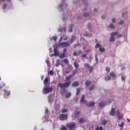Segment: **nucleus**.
I'll list each match as a JSON object with an SVG mask.
<instances>
[{"instance_id":"f257e3e1","label":"nucleus","mask_w":130,"mask_h":130,"mask_svg":"<svg viewBox=\"0 0 130 130\" xmlns=\"http://www.w3.org/2000/svg\"><path fill=\"white\" fill-rule=\"evenodd\" d=\"M71 84H72V82L68 81V82L64 83H59L57 85L58 87L60 88V89H63L64 88H68L70 86Z\"/></svg>"},{"instance_id":"f03ea898","label":"nucleus","mask_w":130,"mask_h":130,"mask_svg":"<svg viewBox=\"0 0 130 130\" xmlns=\"http://www.w3.org/2000/svg\"><path fill=\"white\" fill-rule=\"evenodd\" d=\"M53 89L52 87H48L46 85L43 89V94H48V93H51Z\"/></svg>"},{"instance_id":"7ed1b4c3","label":"nucleus","mask_w":130,"mask_h":130,"mask_svg":"<svg viewBox=\"0 0 130 130\" xmlns=\"http://www.w3.org/2000/svg\"><path fill=\"white\" fill-rule=\"evenodd\" d=\"M59 47H70L71 46V43L69 42H61L58 44Z\"/></svg>"},{"instance_id":"20e7f679","label":"nucleus","mask_w":130,"mask_h":130,"mask_svg":"<svg viewBox=\"0 0 130 130\" xmlns=\"http://www.w3.org/2000/svg\"><path fill=\"white\" fill-rule=\"evenodd\" d=\"M95 48H99V51L101 52H104V51H105V49L104 48V47H103L102 45L100 44V43H99L96 44L95 46Z\"/></svg>"},{"instance_id":"39448f33","label":"nucleus","mask_w":130,"mask_h":130,"mask_svg":"<svg viewBox=\"0 0 130 130\" xmlns=\"http://www.w3.org/2000/svg\"><path fill=\"white\" fill-rule=\"evenodd\" d=\"M116 35H118V32L117 31L111 33V38L110 39V42H114V41H115V38L114 37V36H116Z\"/></svg>"},{"instance_id":"423d86ee","label":"nucleus","mask_w":130,"mask_h":130,"mask_svg":"<svg viewBox=\"0 0 130 130\" xmlns=\"http://www.w3.org/2000/svg\"><path fill=\"white\" fill-rule=\"evenodd\" d=\"M76 125L77 124L75 123H71L67 125V126L68 127L69 130H74L76 128Z\"/></svg>"},{"instance_id":"0eeeda50","label":"nucleus","mask_w":130,"mask_h":130,"mask_svg":"<svg viewBox=\"0 0 130 130\" xmlns=\"http://www.w3.org/2000/svg\"><path fill=\"white\" fill-rule=\"evenodd\" d=\"M53 47H54V54L50 55V56L51 57H53V56H56V55H58V52L57 51V46L56 45L55 46H53Z\"/></svg>"},{"instance_id":"6e6552de","label":"nucleus","mask_w":130,"mask_h":130,"mask_svg":"<svg viewBox=\"0 0 130 130\" xmlns=\"http://www.w3.org/2000/svg\"><path fill=\"white\" fill-rule=\"evenodd\" d=\"M59 118L60 120H67L68 119V114H61Z\"/></svg>"},{"instance_id":"1a4fd4ad","label":"nucleus","mask_w":130,"mask_h":130,"mask_svg":"<svg viewBox=\"0 0 130 130\" xmlns=\"http://www.w3.org/2000/svg\"><path fill=\"white\" fill-rule=\"evenodd\" d=\"M116 113L119 119H122V118H123V114H122V113H120L119 110L116 111Z\"/></svg>"},{"instance_id":"9d476101","label":"nucleus","mask_w":130,"mask_h":130,"mask_svg":"<svg viewBox=\"0 0 130 130\" xmlns=\"http://www.w3.org/2000/svg\"><path fill=\"white\" fill-rule=\"evenodd\" d=\"M75 27V25L74 24H70L68 26V30H69V32H70V33H72V32H73V29Z\"/></svg>"},{"instance_id":"9b49d317","label":"nucleus","mask_w":130,"mask_h":130,"mask_svg":"<svg viewBox=\"0 0 130 130\" xmlns=\"http://www.w3.org/2000/svg\"><path fill=\"white\" fill-rule=\"evenodd\" d=\"M69 39V37L68 36H63L60 37L59 41L60 42L61 41H62V40H63L64 41H66V40H68Z\"/></svg>"},{"instance_id":"f8f14e48","label":"nucleus","mask_w":130,"mask_h":130,"mask_svg":"<svg viewBox=\"0 0 130 130\" xmlns=\"http://www.w3.org/2000/svg\"><path fill=\"white\" fill-rule=\"evenodd\" d=\"M110 115L111 116H115V108H113L111 110Z\"/></svg>"},{"instance_id":"ddd939ff","label":"nucleus","mask_w":130,"mask_h":130,"mask_svg":"<svg viewBox=\"0 0 130 130\" xmlns=\"http://www.w3.org/2000/svg\"><path fill=\"white\" fill-rule=\"evenodd\" d=\"M48 100L49 103L51 105V104H52V102H53V96L50 95L48 97Z\"/></svg>"},{"instance_id":"4468645a","label":"nucleus","mask_w":130,"mask_h":130,"mask_svg":"<svg viewBox=\"0 0 130 130\" xmlns=\"http://www.w3.org/2000/svg\"><path fill=\"white\" fill-rule=\"evenodd\" d=\"M77 40V37L75 35L72 36L71 39H70V44L73 43L74 41Z\"/></svg>"},{"instance_id":"2eb2a0df","label":"nucleus","mask_w":130,"mask_h":130,"mask_svg":"<svg viewBox=\"0 0 130 130\" xmlns=\"http://www.w3.org/2000/svg\"><path fill=\"white\" fill-rule=\"evenodd\" d=\"M58 32H62V31H64V33H67V27H64L63 28V29L61 27H59L58 28Z\"/></svg>"},{"instance_id":"dca6fc26","label":"nucleus","mask_w":130,"mask_h":130,"mask_svg":"<svg viewBox=\"0 0 130 130\" xmlns=\"http://www.w3.org/2000/svg\"><path fill=\"white\" fill-rule=\"evenodd\" d=\"M72 87H78V86H80V84L79 82L75 81L72 84Z\"/></svg>"},{"instance_id":"f3484780","label":"nucleus","mask_w":130,"mask_h":130,"mask_svg":"<svg viewBox=\"0 0 130 130\" xmlns=\"http://www.w3.org/2000/svg\"><path fill=\"white\" fill-rule=\"evenodd\" d=\"M87 106H88V107H93V106H94L95 105V102H91L90 103H89V104H85Z\"/></svg>"},{"instance_id":"a211bd4d","label":"nucleus","mask_w":130,"mask_h":130,"mask_svg":"<svg viewBox=\"0 0 130 130\" xmlns=\"http://www.w3.org/2000/svg\"><path fill=\"white\" fill-rule=\"evenodd\" d=\"M81 51L80 50H77L76 52L74 51L73 53L74 56H78V55H80Z\"/></svg>"},{"instance_id":"6ab92c4d","label":"nucleus","mask_w":130,"mask_h":130,"mask_svg":"<svg viewBox=\"0 0 130 130\" xmlns=\"http://www.w3.org/2000/svg\"><path fill=\"white\" fill-rule=\"evenodd\" d=\"M80 102H83V103H84L85 104H86V101H85V95H82L81 96V99L80 100Z\"/></svg>"},{"instance_id":"aec40b11","label":"nucleus","mask_w":130,"mask_h":130,"mask_svg":"<svg viewBox=\"0 0 130 130\" xmlns=\"http://www.w3.org/2000/svg\"><path fill=\"white\" fill-rule=\"evenodd\" d=\"M75 118H77L80 116V111H76L74 113Z\"/></svg>"},{"instance_id":"412c9836","label":"nucleus","mask_w":130,"mask_h":130,"mask_svg":"<svg viewBox=\"0 0 130 130\" xmlns=\"http://www.w3.org/2000/svg\"><path fill=\"white\" fill-rule=\"evenodd\" d=\"M79 122L80 123H85V122H86V120H85L84 118H81L79 119Z\"/></svg>"},{"instance_id":"4be33fe9","label":"nucleus","mask_w":130,"mask_h":130,"mask_svg":"<svg viewBox=\"0 0 130 130\" xmlns=\"http://www.w3.org/2000/svg\"><path fill=\"white\" fill-rule=\"evenodd\" d=\"M47 83H48V78H46L44 80V85L46 86V85H47Z\"/></svg>"},{"instance_id":"5701e85b","label":"nucleus","mask_w":130,"mask_h":130,"mask_svg":"<svg viewBox=\"0 0 130 130\" xmlns=\"http://www.w3.org/2000/svg\"><path fill=\"white\" fill-rule=\"evenodd\" d=\"M83 36H86V37H92V34H89L88 32H84Z\"/></svg>"},{"instance_id":"b1692460","label":"nucleus","mask_w":130,"mask_h":130,"mask_svg":"<svg viewBox=\"0 0 130 130\" xmlns=\"http://www.w3.org/2000/svg\"><path fill=\"white\" fill-rule=\"evenodd\" d=\"M60 64V60H59V59H57L56 61V67L57 68H58V66H59Z\"/></svg>"},{"instance_id":"393cba45","label":"nucleus","mask_w":130,"mask_h":130,"mask_svg":"<svg viewBox=\"0 0 130 130\" xmlns=\"http://www.w3.org/2000/svg\"><path fill=\"white\" fill-rule=\"evenodd\" d=\"M87 28L90 30V32H92V25L90 23H88L87 25Z\"/></svg>"},{"instance_id":"a878e982","label":"nucleus","mask_w":130,"mask_h":130,"mask_svg":"<svg viewBox=\"0 0 130 130\" xmlns=\"http://www.w3.org/2000/svg\"><path fill=\"white\" fill-rule=\"evenodd\" d=\"M110 77H111L112 78H113V79H114L115 78H116V75H115L114 73H111L110 74Z\"/></svg>"},{"instance_id":"bb28decb","label":"nucleus","mask_w":130,"mask_h":130,"mask_svg":"<svg viewBox=\"0 0 130 130\" xmlns=\"http://www.w3.org/2000/svg\"><path fill=\"white\" fill-rule=\"evenodd\" d=\"M118 126L119 127H121V128H123V126H124V122H122L121 124H118Z\"/></svg>"},{"instance_id":"cd10ccee","label":"nucleus","mask_w":130,"mask_h":130,"mask_svg":"<svg viewBox=\"0 0 130 130\" xmlns=\"http://www.w3.org/2000/svg\"><path fill=\"white\" fill-rule=\"evenodd\" d=\"M99 106H100V107H104V106H105V103L104 102L100 103Z\"/></svg>"},{"instance_id":"c85d7f7f","label":"nucleus","mask_w":130,"mask_h":130,"mask_svg":"<svg viewBox=\"0 0 130 130\" xmlns=\"http://www.w3.org/2000/svg\"><path fill=\"white\" fill-rule=\"evenodd\" d=\"M111 79V77L110 75H108L107 77H105V81H109Z\"/></svg>"},{"instance_id":"c756f323","label":"nucleus","mask_w":130,"mask_h":130,"mask_svg":"<svg viewBox=\"0 0 130 130\" xmlns=\"http://www.w3.org/2000/svg\"><path fill=\"white\" fill-rule=\"evenodd\" d=\"M84 67L85 69H89L90 68V65L87 63L84 64Z\"/></svg>"},{"instance_id":"7c9ffc66","label":"nucleus","mask_w":130,"mask_h":130,"mask_svg":"<svg viewBox=\"0 0 130 130\" xmlns=\"http://www.w3.org/2000/svg\"><path fill=\"white\" fill-rule=\"evenodd\" d=\"M108 28H111V29H114L115 27L114 26V25H113V24L111 23L110 25L108 26Z\"/></svg>"},{"instance_id":"2f4dec72","label":"nucleus","mask_w":130,"mask_h":130,"mask_svg":"<svg viewBox=\"0 0 130 130\" xmlns=\"http://www.w3.org/2000/svg\"><path fill=\"white\" fill-rule=\"evenodd\" d=\"M85 84L86 86H87V87H89V86L91 85V82H90L89 81H88L85 82Z\"/></svg>"},{"instance_id":"473e14b6","label":"nucleus","mask_w":130,"mask_h":130,"mask_svg":"<svg viewBox=\"0 0 130 130\" xmlns=\"http://www.w3.org/2000/svg\"><path fill=\"white\" fill-rule=\"evenodd\" d=\"M60 57L61 58H64V57H66V54L62 53L60 55Z\"/></svg>"},{"instance_id":"72a5a7b5","label":"nucleus","mask_w":130,"mask_h":130,"mask_svg":"<svg viewBox=\"0 0 130 130\" xmlns=\"http://www.w3.org/2000/svg\"><path fill=\"white\" fill-rule=\"evenodd\" d=\"M107 123V121L105 120H103V121L101 122V124L102 125H105Z\"/></svg>"},{"instance_id":"f704fd0d","label":"nucleus","mask_w":130,"mask_h":130,"mask_svg":"<svg viewBox=\"0 0 130 130\" xmlns=\"http://www.w3.org/2000/svg\"><path fill=\"white\" fill-rule=\"evenodd\" d=\"M72 95V93L71 92L67 93V94L66 95V98H70Z\"/></svg>"},{"instance_id":"c9c22d12","label":"nucleus","mask_w":130,"mask_h":130,"mask_svg":"<svg viewBox=\"0 0 130 130\" xmlns=\"http://www.w3.org/2000/svg\"><path fill=\"white\" fill-rule=\"evenodd\" d=\"M74 64V67L76 69H79V64H78V63L75 62Z\"/></svg>"},{"instance_id":"e433bc0d","label":"nucleus","mask_w":130,"mask_h":130,"mask_svg":"<svg viewBox=\"0 0 130 130\" xmlns=\"http://www.w3.org/2000/svg\"><path fill=\"white\" fill-rule=\"evenodd\" d=\"M55 109H56V110H58V109H59V105L56 104L55 106Z\"/></svg>"},{"instance_id":"4c0bfd02","label":"nucleus","mask_w":130,"mask_h":130,"mask_svg":"<svg viewBox=\"0 0 130 130\" xmlns=\"http://www.w3.org/2000/svg\"><path fill=\"white\" fill-rule=\"evenodd\" d=\"M62 60L64 63H66V64H68V63H69V60H68V59H64Z\"/></svg>"},{"instance_id":"58836bf2","label":"nucleus","mask_w":130,"mask_h":130,"mask_svg":"<svg viewBox=\"0 0 130 130\" xmlns=\"http://www.w3.org/2000/svg\"><path fill=\"white\" fill-rule=\"evenodd\" d=\"M5 2H8V3H11V0H0V3H5Z\"/></svg>"},{"instance_id":"ea45409f","label":"nucleus","mask_w":130,"mask_h":130,"mask_svg":"<svg viewBox=\"0 0 130 130\" xmlns=\"http://www.w3.org/2000/svg\"><path fill=\"white\" fill-rule=\"evenodd\" d=\"M89 73L91 74L93 72V67H90L89 68Z\"/></svg>"},{"instance_id":"a19ab883","label":"nucleus","mask_w":130,"mask_h":130,"mask_svg":"<svg viewBox=\"0 0 130 130\" xmlns=\"http://www.w3.org/2000/svg\"><path fill=\"white\" fill-rule=\"evenodd\" d=\"M69 111V110L67 109H64L61 111L62 113H66V112H68V111Z\"/></svg>"},{"instance_id":"79ce46f5","label":"nucleus","mask_w":130,"mask_h":130,"mask_svg":"<svg viewBox=\"0 0 130 130\" xmlns=\"http://www.w3.org/2000/svg\"><path fill=\"white\" fill-rule=\"evenodd\" d=\"M71 79H72V76L71 75L66 78V79L67 80V81H69V80H71Z\"/></svg>"},{"instance_id":"37998d69","label":"nucleus","mask_w":130,"mask_h":130,"mask_svg":"<svg viewBox=\"0 0 130 130\" xmlns=\"http://www.w3.org/2000/svg\"><path fill=\"white\" fill-rule=\"evenodd\" d=\"M53 40H54V41H56V39H57V36H53L52 37Z\"/></svg>"},{"instance_id":"c03bdc74","label":"nucleus","mask_w":130,"mask_h":130,"mask_svg":"<svg viewBox=\"0 0 130 130\" xmlns=\"http://www.w3.org/2000/svg\"><path fill=\"white\" fill-rule=\"evenodd\" d=\"M4 91L5 92L6 95L10 94V91H8L6 90L5 89H4Z\"/></svg>"},{"instance_id":"a18cd8bd","label":"nucleus","mask_w":130,"mask_h":130,"mask_svg":"<svg viewBox=\"0 0 130 130\" xmlns=\"http://www.w3.org/2000/svg\"><path fill=\"white\" fill-rule=\"evenodd\" d=\"M89 90H90V91L94 90V85H92L90 87H89Z\"/></svg>"},{"instance_id":"49530a36","label":"nucleus","mask_w":130,"mask_h":130,"mask_svg":"<svg viewBox=\"0 0 130 130\" xmlns=\"http://www.w3.org/2000/svg\"><path fill=\"white\" fill-rule=\"evenodd\" d=\"M79 93H80V88H79L77 89L76 95H79Z\"/></svg>"},{"instance_id":"de8ad7c7","label":"nucleus","mask_w":130,"mask_h":130,"mask_svg":"<svg viewBox=\"0 0 130 130\" xmlns=\"http://www.w3.org/2000/svg\"><path fill=\"white\" fill-rule=\"evenodd\" d=\"M7 4H4L3 6V9L4 10H5V9L7 8Z\"/></svg>"},{"instance_id":"09e8293b","label":"nucleus","mask_w":130,"mask_h":130,"mask_svg":"<svg viewBox=\"0 0 130 130\" xmlns=\"http://www.w3.org/2000/svg\"><path fill=\"white\" fill-rule=\"evenodd\" d=\"M116 36H117L118 38H120V37H122V35L121 34L118 35H118H116Z\"/></svg>"},{"instance_id":"8fccbe9b","label":"nucleus","mask_w":130,"mask_h":130,"mask_svg":"<svg viewBox=\"0 0 130 130\" xmlns=\"http://www.w3.org/2000/svg\"><path fill=\"white\" fill-rule=\"evenodd\" d=\"M49 74L51 76H53V71H52V70H51L49 72Z\"/></svg>"},{"instance_id":"3c124183","label":"nucleus","mask_w":130,"mask_h":130,"mask_svg":"<svg viewBox=\"0 0 130 130\" xmlns=\"http://www.w3.org/2000/svg\"><path fill=\"white\" fill-rule=\"evenodd\" d=\"M106 71L107 72H110V69H109V68L106 67Z\"/></svg>"},{"instance_id":"603ef678","label":"nucleus","mask_w":130,"mask_h":130,"mask_svg":"<svg viewBox=\"0 0 130 130\" xmlns=\"http://www.w3.org/2000/svg\"><path fill=\"white\" fill-rule=\"evenodd\" d=\"M123 24V21L121 20L120 22L118 23V25H122Z\"/></svg>"},{"instance_id":"864d4df0","label":"nucleus","mask_w":130,"mask_h":130,"mask_svg":"<svg viewBox=\"0 0 130 130\" xmlns=\"http://www.w3.org/2000/svg\"><path fill=\"white\" fill-rule=\"evenodd\" d=\"M95 58L96 62H98V57L97 56V55L95 56Z\"/></svg>"},{"instance_id":"5fc2aeb1","label":"nucleus","mask_w":130,"mask_h":130,"mask_svg":"<svg viewBox=\"0 0 130 130\" xmlns=\"http://www.w3.org/2000/svg\"><path fill=\"white\" fill-rule=\"evenodd\" d=\"M66 52H67V49L64 48L63 50V53L66 54Z\"/></svg>"},{"instance_id":"6e6d98bb","label":"nucleus","mask_w":130,"mask_h":130,"mask_svg":"<svg viewBox=\"0 0 130 130\" xmlns=\"http://www.w3.org/2000/svg\"><path fill=\"white\" fill-rule=\"evenodd\" d=\"M84 17H89V14L88 13L84 14Z\"/></svg>"},{"instance_id":"4d7b16f0","label":"nucleus","mask_w":130,"mask_h":130,"mask_svg":"<svg viewBox=\"0 0 130 130\" xmlns=\"http://www.w3.org/2000/svg\"><path fill=\"white\" fill-rule=\"evenodd\" d=\"M121 80H122V81H125V78H124V77H121Z\"/></svg>"},{"instance_id":"13d9d810","label":"nucleus","mask_w":130,"mask_h":130,"mask_svg":"<svg viewBox=\"0 0 130 130\" xmlns=\"http://www.w3.org/2000/svg\"><path fill=\"white\" fill-rule=\"evenodd\" d=\"M61 130H67L66 127H62Z\"/></svg>"},{"instance_id":"bf43d9fd","label":"nucleus","mask_w":130,"mask_h":130,"mask_svg":"<svg viewBox=\"0 0 130 130\" xmlns=\"http://www.w3.org/2000/svg\"><path fill=\"white\" fill-rule=\"evenodd\" d=\"M45 113H48V109H46Z\"/></svg>"},{"instance_id":"052dcab7","label":"nucleus","mask_w":130,"mask_h":130,"mask_svg":"<svg viewBox=\"0 0 130 130\" xmlns=\"http://www.w3.org/2000/svg\"><path fill=\"white\" fill-rule=\"evenodd\" d=\"M63 6H64L63 5L61 4V5H59V7L60 9H61V7H63Z\"/></svg>"},{"instance_id":"680f3d73","label":"nucleus","mask_w":130,"mask_h":130,"mask_svg":"<svg viewBox=\"0 0 130 130\" xmlns=\"http://www.w3.org/2000/svg\"><path fill=\"white\" fill-rule=\"evenodd\" d=\"M99 129L100 130H102V129H103V127L100 126V128H99Z\"/></svg>"},{"instance_id":"e2e57ef3","label":"nucleus","mask_w":130,"mask_h":130,"mask_svg":"<svg viewBox=\"0 0 130 130\" xmlns=\"http://www.w3.org/2000/svg\"><path fill=\"white\" fill-rule=\"evenodd\" d=\"M112 21L113 23H115V19H113Z\"/></svg>"},{"instance_id":"0e129e2a","label":"nucleus","mask_w":130,"mask_h":130,"mask_svg":"<svg viewBox=\"0 0 130 130\" xmlns=\"http://www.w3.org/2000/svg\"><path fill=\"white\" fill-rule=\"evenodd\" d=\"M82 56L83 57H86V56H87V55H86V54H84V55H82Z\"/></svg>"},{"instance_id":"69168bd1","label":"nucleus","mask_w":130,"mask_h":130,"mask_svg":"<svg viewBox=\"0 0 130 130\" xmlns=\"http://www.w3.org/2000/svg\"><path fill=\"white\" fill-rule=\"evenodd\" d=\"M62 21H64V20H66V17H62Z\"/></svg>"},{"instance_id":"338daca9","label":"nucleus","mask_w":130,"mask_h":130,"mask_svg":"<svg viewBox=\"0 0 130 130\" xmlns=\"http://www.w3.org/2000/svg\"><path fill=\"white\" fill-rule=\"evenodd\" d=\"M127 121L130 122V119H127Z\"/></svg>"},{"instance_id":"774afa93","label":"nucleus","mask_w":130,"mask_h":130,"mask_svg":"<svg viewBox=\"0 0 130 130\" xmlns=\"http://www.w3.org/2000/svg\"><path fill=\"white\" fill-rule=\"evenodd\" d=\"M95 130H99V128L98 127V128H96Z\"/></svg>"}]
</instances>
